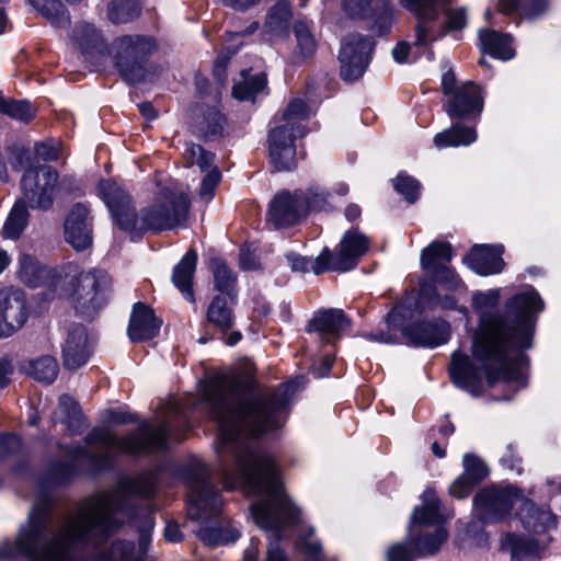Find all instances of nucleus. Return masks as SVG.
Masks as SVG:
<instances>
[{
	"label": "nucleus",
	"mask_w": 561,
	"mask_h": 561,
	"mask_svg": "<svg viewBox=\"0 0 561 561\" xmlns=\"http://www.w3.org/2000/svg\"><path fill=\"white\" fill-rule=\"evenodd\" d=\"M225 123L226 118L218 110L208 108L198 123V130L206 140L214 139L224 135Z\"/></svg>",
	"instance_id": "37998d69"
},
{
	"label": "nucleus",
	"mask_w": 561,
	"mask_h": 561,
	"mask_svg": "<svg viewBox=\"0 0 561 561\" xmlns=\"http://www.w3.org/2000/svg\"><path fill=\"white\" fill-rule=\"evenodd\" d=\"M369 240L357 231H347L343 236L336 252L324 248L320 253V262L329 261L327 268L331 272L353 270L359 259L368 251Z\"/></svg>",
	"instance_id": "f8f14e48"
},
{
	"label": "nucleus",
	"mask_w": 561,
	"mask_h": 561,
	"mask_svg": "<svg viewBox=\"0 0 561 561\" xmlns=\"http://www.w3.org/2000/svg\"><path fill=\"white\" fill-rule=\"evenodd\" d=\"M504 545L511 552L512 561L539 558L541 551L537 540L514 534L506 535Z\"/></svg>",
	"instance_id": "473e14b6"
},
{
	"label": "nucleus",
	"mask_w": 561,
	"mask_h": 561,
	"mask_svg": "<svg viewBox=\"0 0 561 561\" xmlns=\"http://www.w3.org/2000/svg\"><path fill=\"white\" fill-rule=\"evenodd\" d=\"M373 47L374 41L368 36L350 34L344 37L339 55L343 80L355 81L363 76Z\"/></svg>",
	"instance_id": "9b49d317"
},
{
	"label": "nucleus",
	"mask_w": 561,
	"mask_h": 561,
	"mask_svg": "<svg viewBox=\"0 0 561 561\" xmlns=\"http://www.w3.org/2000/svg\"><path fill=\"white\" fill-rule=\"evenodd\" d=\"M433 279L440 284L447 290H456L460 285L461 280L448 265H443L428 272Z\"/></svg>",
	"instance_id": "5fc2aeb1"
},
{
	"label": "nucleus",
	"mask_w": 561,
	"mask_h": 561,
	"mask_svg": "<svg viewBox=\"0 0 561 561\" xmlns=\"http://www.w3.org/2000/svg\"><path fill=\"white\" fill-rule=\"evenodd\" d=\"M161 323L148 305L136 302L133 306L127 335L133 342L151 340L158 335Z\"/></svg>",
	"instance_id": "412c9836"
},
{
	"label": "nucleus",
	"mask_w": 561,
	"mask_h": 561,
	"mask_svg": "<svg viewBox=\"0 0 561 561\" xmlns=\"http://www.w3.org/2000/svg\"><path fill=\"white\" fill-rule=\"evenodd\" d=\"M206 318L209 324L217 328L224 334L233 325V311L222 296L213 298L208 306Z\"/></svg>",
	"instance_id": "72a5a7b5"
},
{
	"label": "nucleus",
	"mask_w": 561,
	"mask_h": 561,
	"mask_svg": "<svg viewBox=\"0 0 561 561\" xmlns=\"http://www.w3.org/2000/svg\"><path fill=\"white\" fill-rule=\"evenodd\" d=\"M58 176V172L50 165L26 170L21 179L22 201L33 209H49L54 203Z\"/></svg>",
	"instance_id": "1a4fd4ad"
},
{
	"label": "nucleus",
	"mask_w": 561,
	"mask_h": 561,
	"mask_svg": "<svg viewBox=\"0 0 561 561\" xmlns=\"http://www.w3.org/2000/svg\"><path fill=\"white\" fill-rule=\"evenodd\" d=\"M394 188L398 193L404 196V198L413 204L420 195V183L412 176L407 174H399L394 180Z\"/></svg>",
	"instance_id": "603ef678"
},
{
	"label": "nucleus",
	"mask_w": 561,
	"mask_h": 561,
	"mask_svg": "<svg viewBox=\"0 0 561 561\" xmlns=\"http://www.w3.org/2000/svg\"><path fill=\"white\" fill-rule=\"evenodd\" d=\"M477 484L465 476L458 477L449 488V493L456 499L467 497Z\"/></svg>",
	"instance_id": "680f3d73"
},
{
	"label": "nucleus",
	"mask_w": 561,
	"mask_h": 561,
	"mask_svg": "<svg viewBox=\"0 0 561 561\" xmlns=\"http://www.w3.org/2000/svg\"><path fill=\"white\" fill-rule=\"evenodd\" d=\"M410 538L415 546L417 554L425 557L437 553L440 546L447 540L448 533L444 527L438 526L433 533L417 529Z\"/></svg>",
	"instance_id": "7c9ffc66"
},
{
	"label": "nucleus",
	"mask_w": 561,
	"mask_h": 561,
	"mask_svg": "<svg viewBox=\"0 0 561 561\" xmlns=\"http://www.w3.org/2000/svg\"><path fill=\"white\" fill-rule=\"evenodd\" d=\"M171 431L172 423L167 419L156 428L144 422L137 430L121 438L108 428L95 427L84 438L87 446L76 445L66 448L70 460H57L51 463V479L55 483L66 482L76 472L75 461L81 459H87L95 470H104L114 465L117 453L142 455L163 450L167 448Z\"/></svg>",
	"instance_id": "20e7f679"
},
{
	"label": "nucleus",
	"mask_w": 561,
	"mask_h": 561,
	"mask_svg": "<svg viewBox=\"0 0 561 561\" xmlns=\"http://www.w3.org/2000/svg\"><path fill=\"white\" fill-rule=\"evenodd\" d=\"M26 370L35 380L49 385L57 377L58 364L54 357L45 355L31 360Z\"/></svg>",
	"instance_id": "58836bf2"
},
{
	"label": "nucleus",
	"mask_w": 561,
	"mask_h": 561,
	"mask_svg": "<svg viewBox=\"0 0 561 561\" xmlns=\"http://www.w3.org/2000/svg\"><path fill=\"white\" fill-rule=\"evenodd\" d=\"M158 49L154 37L142 34L123 35L111 45L114 66L128 83L141 82L146 76V62Z\"/></svg>",
	"instance_id": "6e6552de"
},
{
	"label": "nucleus",
	"mask_w": 561,
	"mask_h": 561,
	"mask_svg": "<svg viewBox=\"0 0 561 561\" xmlns=\"http://www.w3.org/2000/svg\"><path fill=\"white\" fill-rule=\"evenodd\" d=\"M58 407L64 414L62 422L66 423L71 434H79L87 427L85 417L82 414L80 405L71 396H60Z\"/></svg>",
	"instance_id": "f704fd0d"
},
{
	"label": "nucleus",
	"mask_w": 561,
	"mask_h": 561,
	"mask_svg": "<svg viewBox=\"0 0 561 561\" xmlns=\"http://www.w3.org/2000/svg\"><path fill=\"white\" fill-rule=\"evenodd\" d=\"M320 254L316 259H307L304 256H294L290 259V265L293 271L296 272H309L312 271L314 274L319 275L323 272L331 271V268H327L329 265V261L320 262Z\"/></svg>",
	"instance_id": "864d4df0"
},
{
	"label": "nucleus",
	"mask_w": 561,
	"mask_h": 561,
	"mask_svg": "<svg viewBox=\"0 0 561 561\" xmlns=\"http://www.w3.org/2000/svg\"><path fill=\"white\" fill-rule=\"evenodd\" d=\"M35 151L44 161H55L60 156V144L55 140L39 142L36 144Z\"/></svg>",
	"instance_id": "052dcab7"
},
{
	"label": "nucleus",
	"mask_w": 561,
	"mask_h": 561,
	"mask_svg": "<svg viewBox=\"0 0 561 561\" xmlns=\"http://www.w3.org/2000/svg\"><path fill=\"white\" fill-rule=\"evenodd\" d=\"M297 135L289 131L288 126H278L270 131V161L277 171H291L297 167L294 144Z\"/></svg>",
	"instance_id": "2eb2a0df"
},
{
	"label": "nucleus",
	"mask_w": 561,
	"mask_h": 561,
	"mask_svg": "<svg viewBox=\"0 0 561 561\" xmlns=\"http://www.w3.org/2000/svg\"><path fill=\"white\" fill-rule=\"evenodd\" d=\"M27 221L28 211L26 204L23 201H18L4 222L2 229L3 237L9 239H18L27 226Z\"/></svg>",
	"instance_id": "4c0bfd02"
},
{
	"label": "nucleus",
	"mask_w": 561,
	"mask_h": 561,
	"mask_svg": "<svg viewBox=\"0 0 561 561\" xmlns=\"http://www.w3.org/2000/svg\"><path fill=\"white\" fill-rule=\"evenodd\" d=\"M90 357L88 332L82 324H71L67 331V337L62 346L64 366L68 369H77L84 365Z\"/></svg>",
	"instance_id": "4be33fe9"
},
{
	"label": "nucleus",
	"mask_w": 561,
	"mask_h": 561,
	"mask_svg": "<svg viewBox=\"0 0 561 561\" xmlns=\"http://www.w3.org/2000/svg\"><path fill=\"white\" fill-rule=\"evenodd\" d=\"M183 474L188 489L187 515L204 525L196 531L199 540L207 546L237 540L239 531L220 519L224 503L208 466L195 460L184 468Z\"/></svg>",
	"instance_id": "423d86ee"
},
{
	"label": "nucleus",
	"mask_w": 561,
	"mask_h": 561,
	"mask_svg": "<svg viewBox=\"0 0 561 561\" xmlns=\"http://www.w3.org/2000/svg\"><path fill=\"white\" fill-rule=\"evenodd\" d=\"M443 107L451 119L476 121L484 107L482 88L473 81H467L446 98Z\"/></svg>",
	"instance_id": "ddd939ff"
},
{
	"label": "nucleus",
	"mask_w": 561,
	"mask_h": 561,
	"mask_svg": "<svg viewBox=\"0 0 561 561\" xmlns=\"http://www.w3.org/2000/svg\"><path fill=\"white\" fill-rule=\"evenodd\" d=\"M465 261L480 275L497 274L504 267L503 259L485 245L474 247Z\"/></svg>",
	"instance_id": "bb28decb"
},
{
	"label": "nucleus",
	"mask_w": 561,
	"mask_h": 561,
	"mask_svg": "<svg viewBox=\"0 0 561 561\" xmlns=\"http://www.w3.org/2000/svg\"><path fill=\"white\" fill-rule=\"evenodd\" d=\"M153 526L152 516L146 513L144 525L140 528L139 550H136L133 541L116 540L108 550L98 557V561H141Z\"/></svg>",
	"instance_id": "f3484780"
},
{
	"label": "nucleus",
	"mask_w": 561,
	"mask_h": 561,
	"mask_svg": "<svg viewBox=\"0 0 561 561\" xmlns=\"http://www.w3.org/2000/svg\"><path fill=\"white\" fill-rule=\"evenodd\" d=\"M241 76L243 81L236 83L232 89V95L240 101L251 100L266 88L267 80L264 73L249 76V72L243 70Z\"/></svg>",
	"instance_id": "e433bc0d"
},
{
	"label": "nucleus",
	"mask_w": 561,
	"mask_h": 561,
	"mask_svg": "<svg viewBox=\"0 0 561 561\" xmlns=\"http://www.w3.org/2000/svg\"><path fill=\"white\" fill-rule=\"evenodd\" d=\"M414 552L405 543H396L387 551V561H413Z\"/></svg>",
	"instance_id": "69168bd1"
},
{
	"label": "nucleus",
	"mask_w": 561,
	"mask_h": 561,
	"mask_svg": "<svg viewBox=\"0 0 561 561\" xmlns=\"http://www.w3.org/2000/svg\"><path fill=\"white\" fill-rule=\"evenodd\" d=\"M98 194L108 207L118 227L129 232L184 227L188 216L190 199L183 193L163 191L156 202L144 208L139 215L135 210L130 195L112 180L100 181Z\"/></svg>",
	"instance_id": "39448f33"
},
{
	"label": "nucleus",
	"mask_w": 561,
	"mask_h": 561,
	"mask_svg": "<svg viewBox=\"0 0 561 561\" xmlns=\"http://www.w3.org/2000/svg\"><path fill=\"white\" fill-rule=\"evenodd\" d=\"M0 113L11 118L28 123L35 117L36 110L27 101H16L0 96Z\"/></svg>",
	"instance_id": "79ce46f5"
},
{
	"label": "nucleus",
	"mask_w": 561,
	"mask_h": 561,
	"mask_svg": "<svg viewBox=\"0 0 561 561\" xmlns=\"http://www.w3.org/2000/svg\"><path fill=\"white\" fill-rule=\"evenodd\" d=\"M67 293L75 311L84 319H93L108 300L112 278L105 270L93 267L73 276Z\"/></svg>",
	"instance_id": "0eeeda50"
},
{
	"label": "nucleus",
	"mask_w": 561,
	"mask_h": 561,
	"mask_svg": "<svg viewBox=\"0 0 561 561\" xmlns=\"http://www.w3.org/2000/svg\"><path fill=\"white\" fill-rule=\"evenodd\" d=\"M313 529L302 540L301 550L310 561H323L322 546L319 541L310 539Z\"/></svg>",
	"instance_id": "0e129e2a"
},
{
	"label": "nucleus",
	"mask_w": 561,
	"mask_h": 561,
	"mask_svg": "<svg viewBox=\"0 0 561 561\" xmlns=\"http://www.w3.org/2000/svg\"><path fill=\"white\" fill-rule=\"evenodd\" d=\"M439 294L437 289L430 284H423L420 288V304L423 308L435 309L437 308V300Z\"/></svg>",
	"instance_id": "338daca9"
},
{
	"label": "nucleus",
	"mask_w": 561,
	"mask_h": 561,
	"mask_svg": "<svg viewBox=\"0 0 561 561\" xmlns=\"http://www.w3.org/2000/svg\"><path fill=\"white\" fill-rule=\"evenodd\" d=\"M478 138L474 128L462 125L454 124L450 128L445 129L435 135L433 142L436 148L443 149L447 147L469 146Z\"/></svg>",
	"instance_id": "c756f323"
},
{
	"label": "nucleus",
	"mask_w": 561,
	"mask_h": 561,
	"mask_svg": "<svg viewBox=\"0 0 561 561\" xmlns=\"http://www.w3.org/2000/svg\"><path fill=\"white\" fill-rule=\"evenodd\" d=\"M239 261L242 270L251 271L260 267L257 257L250 247H242L240 249Z\"/></svg>",
	"instance_id": "774afa93"
},
{
	"label": "nucleus",
	"mask_w": 561,
	"mask_h": 561,
	"mask_svg": "<svg viewBox=\"0 0 561 561\" xmlns=\"http://www.w3.org/2000/svg\"><path fill=\"white\" fill-rule=\"evenodd\" d=\"M107 15L114 24L128 23L140 15V7L137 0H113Z\"/></svg>",
	"instance_id": "ea45409f"
},
{
	"label": "nucleus",
	"mask_w": 561,
	"mask_h": 561,
	"mask_svg": "<svg viewBox=\"0 0 561 561\" xmlns=\"http://www.w3.org/2000/svg\"><path fill=\"white\" fill-rule=\"evenodd\" d=\"M197 253L190 249L182 260L174 266L172 273V283L182 293L185 299L195 301L193 291V278L196 271Z\"/></svg>",
	"instance_id": "393cba45"
},
{
	"label": "nucleus",
	"mask_w": 561,
	"mask_h": 561,
	"mask_svg": "<svg viewBox=\"0 0 561 561\" xmlns=\"http://www.w3.org/2000/svg\"><path fill=\"white\" fill-rule=\"evenodd\" d=\"M294 34L299 55L304 58L312 56L317 48V42L309 24L305 21H297L294 24Z\"/></svg>",
	"instance_id": "49530a36"
},
{
	"label": "nucleus",
	"mask_w": 561,
	"mask_h": 561,
	"mask_svg": "<svg viewBox=\"0 0 561 561\" xmlns=\"http://www.w3.org/2000/svg\"><path fill=\"white\" fill-rule=\"evenodd\" d=\"M479 39L482 50L493 57L507 60L514 56L512 37L507 34H501L493 30H482L479 32Z\"/></svg>",
	"instance_id": "c85d7f7f"
},
{
	"label": "nucleus",
	"mask_w": 561,
	"mask_h": 561,
	"mask_svg": "<svg viewBox=\"0 0 561 561\" xmlns=\"http://www.w3.org/2000/svg\"><path fill=\"white\" fill-rule=\"evenodd\" d=\"M463 468L462 476L476 484L480 483L489 474L486 465L480 458L471 454L463 456Z\"/></svg>",
	"instance_id": "8fccbe9b"
},
{
	"label": "nucleus",
	"mask_w": 561,
	"mask_h": 561,
	"mask_svg": "<svg viewBox=\"0 0 561 561\" xmlns=\"http://www.w3.org/2000/svg\"><path fill=\"white\" fill-rule=\"evenodd\" d=\"M211 271L216 289L226 293L232 299L237 280L234 273L228 267L225 261L219 259L211 261Z\"/></svg>",
	"instance_id": "a19ab883"
},
{
	"label": "nucleus",
	"mask_w": 561,
	"mask_h": 561,
	"mask_svg": "<svg viewBox=\"0 0 561 561\" xmlns=\"http://www.w3.org/2000/svg\"><path fill=\"white\" fill-rule=\"evenodd\" d=\"M30 3L53 25L66 27L70 23L69 14L59 0H28Z\"/></svg>",
	"instance_id": "c9c22d12"
},
{
	"label": "nucleus",
	"mask_w": 561,
	"mask_h": 561,
	"mask_svg": "<svg viewBox=\"0 0 561 561\" xmlns=\"http://www.w3.org/2000/svg\"><path fill=\"white\" fill-rule=\"evenodd\" d=\"M89 214V208L78 203L71 208L65 221L66 240L78 251L85 250L92 244V222Z\"/></svg>",
	"instance_id": "a211bd4d"
},
{
	"label": "nucleus",
	"mask_w": 561,
	"mask_h": 561,
	"mask_svg": "<svg viewBox=\"0 0 561 561\" xmlns=\"http://www.w3.org/2000/svg\"><path fill=\"white\" fill-rule=\"evenodd\" d=\"M399 308H393L388 314H387V331H379L377 333H374L370 335V337L374 341L381 342V343H394L397 341V330L394 329L397 327V319L400 317Z\"/></svg>",
	"instance_id": "6e6d98bb"
},
{
	"label": "nucleus",
	"mask_w": 561,
	"mask_h": 561,
	"mask_svg": "<svg viewBox=\"0 0 561 561\" xmlns=\"http://www.w3.org/2000/svg\"><path fill=\"white\" fill-rule=\"evenodd\" d=\"M524 528L535 534H542L556 527V517L547 510L538 508L534 502L523 499L517 513Z\"/></svg>",
	"instance_id": "b1692460"
},
{
	"label": "nucleus",
	"mask_w": 561,
	"mask_h": 561,
	"mask_svg": "<svg viewBox=\"0 0 561 561\" xmlns=\"http://www.w3.org/2000/svg\"><path fill=\"white\" fill-rule=\"evenodd\" d=\"M302 379L276 389H260L250 377L211 380L205 391L209 416L218 425L219 473L226 489L242 485L254 495L266 497L252 504L255 523L282 531L299 522V511L283 493L274 459L254 449L244 436L260 437L283 425L286 409Z\"/></svg>",
	"instance_id": "f257e3e1"
},
{
	"label": "nucleus",
	"mask_w": 561,
	"mask_h": 561,
	"mask_svg": "<svg viewBox=\"0 0 561 561\" xmlns=\"http://www.w3.org/2000/svg\"><path fill=\"white\" fill-rule=\"evenodd\" d=\"M306 216L302 191H282L271 201L267 222L275 229L297 225Z\"/></svg>",
	"instance_id": "4468645a"
},
{
	"label": "nucleus",
	"mask_w": 561,
	"mask_h": 561,
	"mask_svg": "<svg viewBox=\"0 0 561 561\" xmlns=\"http://www.w3.org/2000/svg\"><path fill=\"white\" fill-rule=\"evenodd\" d=\"M519 500H523L520 490L507 485L484 488L476 494L473 502L481 519L494 523L507 516Z\"/></svg>",
	"instance_id": "9d476101"
},
{
	"label": "nucleus",
	"mask_w": 561,
	"mask_h": 561,
	"mask_svg": "<svg viewBox=\"0 0 561 561\" xmlns=\"http://www.w3.org/2000/svg\"><path fill=\"white\" fill-rule=\"evenodd\" d=\"M22 448V440L14 434H0V459L16 454Z\"/></svg>",
	"instance_id": "bf43d9fd"
},
{
	"label": "nucleus",
	"mask_w": 561,
	"mask_h": 561,
	"mask_svg": "<svg viewBox=\"0 0 561 561\" xmlns=\"http://www.w3.org/2000/svg\"><path fill=\"white\" fill-rule=\"evenodd\" d=\"M548 10V0H519V15L527 20L541 16Z\"/></svg>",
	"instance_id": "4d7b16f0"
},
{
	"label": "nucleus",
	"mask_w": 561,
	"mask_h": 561,
	"mask_svg": "<svg viewBox=\"0 0 561 561\" xmlns=\"http://www.w3.org/2000/svg\"><path fill=\"white\" fill-rule=\"evenodd\" d=\"M306 213L310 210H324L330 206V194L322 187L312 185L302 192Z\"/></svg>",
	"instance_id": "3c124183"
},
{
	"label": "nucleus",
	"mask_w": 561,
	"mask_h": 561,
	"mask_svg": "<svg viewBox=\"0 0 561 561\" xmlns=\"http://www.w3.org/2000/svg\"><path fill=\"white\" fill-rule=\"evenodd\" d=\"M291 18V11L288 2L278 1L268 12L266 18V26L278 32L287 27V22Z\"/></svg>",
	"instance_id": "09e8293b"
},
{
	"label": "nucleus",
	"mask_w": 561,
	"mask_h": 561,
	"mask_svg": "<svg viewBox=\"0 0 561 561\" xmlns=\"http://www.w3.org/2000/svg\"><path fill=\"white\" fill-rule=\"evenodd\" d=\"M183 159L186 167L197 165L201 171H206L213 167L215 156L206 151L201 145L190 142L186 144Z\"/></svg>",
	"instance_id": "a18cd8bd"
},
{
	"label": "nucleus",
	"mask_w": 561,
	"mask_h": 561,
	"mask_svg": "<svg viewBox=\"0 0 561 561\" xmlns=\"http://www.w3.org/2000/svg\"><path fill=\"white\" fill-rule=\"evenodd\" d=\"M343 9L352 19L374 18L379 35L390 30L392 11L389 0H343Z\"/></svg>",
	"instance_id": "dca6fc26"
},
{
	"label": "nucleus",
	"mask_w": 561,
	"mask_h": 561,
	"mask_svg": "<svg viewBox=\"0 0 561 561\" xmlns=\"http://www.w3.org/2000/svg\"><path fill=\"white\" fill-rule=\"evenodd\" d=\"M42 273L43 271L35 257L28 254L21 256L19 276L25 285L32 288L37 287Z\"/></svg>",
	"instance_id": "de8ad7c7"
},
{
	"label": "nucleus",
	"mask_w": 561,
	"mask_h": 561,
	"mask_svg": "<svg viewBox=\"0 0 561 561\" xmlns=\"http://www.w3.org/2000/svg\"><path fill=\"white\" fill-rule=\"evenodd\" d=\"M156 490L153 472L123 478L111 491L84 499L61 518L54 516L51 500L43 495L15 542L0 546V559L23 554L31 561H73L77 550L96 548L125 519L136 517L140 501L152 497Z\"/></svg>",
	"instance_id": "f03ea898"
},
{
	"label": "nucleus",
	"mask_w": 561,
	"mask_h": 561,
	"mask_svg": "<svg viewBox=\"0 0 561 561\" xmlns=\"http://www.w3.org/2000/svg\"><path fill=\"white\" fill-rule=\"evenodd\" d=\"M350 325L351 320L345 312L332 308L316 312L309 321L308 331L317 333L325 343H333Z\"/></svg>",
	"instance_id": "6ab92c4d"
},
{
	"label": "nucleus",
	"mask_w": 561,
	"mask_h": 561,
	"mask_svg": "<svg viewBox=\"0 0 561 561\" xmlns=\"http://www.w3.org/2000/svg\"><path fill=\"white\" fill-rule=\"evenodd\" d=\"M3 312V337L11 336L26 322L28 313L24 294L20 290L0 291Z\"/></svg>",
	"instance_id": "5701e85b"
},
{
	"label": "nucleus",
	"mask_w": 561,
	"mask_h": 561,
	"mask_svg": "<svg viewBox=\"0 0 561 561\" xmlns=\"http://www.w3.org/2000/svg\"><path fill=\"white\" fill-rule=\"evenodd\" d=\"M500 297L499 289L472 296V307L479 314L472 358L460 352L451 355V381L476 397L483 393L485 385L493 387L499 381L525 385V351L533 345L536 317L545 306L539 294L529 289L511 297L502 313H493Z\"/></svg>",
	"instance_id": "7ed1b4c3"
},
{
	"label": "nucleus",
	"mask_w": 561,
	"mask_h": 561,
	"mask_svg": "<svg viewBox=\"0 0 561 561\" xmlns=\"http://www.w3.org/2000/svg\"><path fill=\"white\" fill-rule=\"evenodd\" d=\"M10 152L12 154L10 162L14 170L19 171L21 169H25L26 171L33 168L30 152L26 149L14 147L10 149Z\"/></svg>",
	"instance_id": "e2e57ef3"
},
{
	"label": "nucleus",
	"mask_w": 561,
	"mask_h": 561,
	"mask_svg": "<svg viewBox=\"0 0 561 561\" xmlns=\"http://www.w3.org/2000/svg\"><path fill=\"white\" fill-rule=\"evenodd\" d=\"M442 518L440 501L434 491L427 490L424 493V504L415 507L413 512L410 536H413L422 526L438 525Z\"/></svg>",
	"instance_id": "a878e982"
},
{
	"label": "nucleus",
	"mask_w": 561,
	"mask_h": 561,
	"mask_svg": "<svg viewBox=\"0 0 561 561\" xmlns=\"http://www.w3.org/2000/svg\"><path fill=\"white\" fill-rule=\"evenodd\" d=\"M71 39L87 59L102 51V35L95 26L90 23L80 22L76 24L72 30Z\"/></svg>",
	"instance_id": "cd10ccee"
},
{
	"label": "nucleus",
	"mask_w": 561,
	"mask_h": 561,
	"mask_svg": "<svg viewBox=\"0 0 561 561\" xmlns=\"http://www.w3.org/2000/svg\"><path fill=\"white\" fill-rule=\"evenodd\" d=\"M220 180V171L218 168L211 167L207 174L203 178L199 188V196L207 202L210 201Z\"/></svg>",
	"instance_id": "13d9d810"
},
{
	"label": "nucleus",
	"mask_w": 561,
	"mask_h": 561,
	"mask_svg": "<svg viewBox=\"0 0 561 561\" xmlns=\"http://www.w3.org/2000/svg\"><path fill=\"white\" fill-rule=\"evenodd\" d=\"M449 324L444 320L416 322L405 327L402 332L409 342L416 346L435 347L449 339Z\"/></svg>",
	"instance_id": "aec40b11"
},
{
	"label": "nucleus",
	"mask_w": 561,
	"mask_h": 561,
	"mask_svg": "<svg viewBox=\"0 0 561 561\" xmlns=\"http://www.w3.org/2000/svg\"><path fill=\"white\" fill-rule=\"evenodd\" d=\"M308 115L307 104L299 99L293 100L283 114V119L285 121L283 126H288L289 131L302 136L305 133L304 127L298 122L308 118Z\"/></svg>",
	"instance_id": "c03bdc74"
},
{
	"label": "nucleus",
	"mask_w": 561,
	"mask_h": 561,
	"mask_svg": "<svg viewBox=\"0 0 561 561\" xmlns=\"http://www.w3.org/2000/svg\"><path fill=\"white\" fill-rule=\"evenodd\" d=\"M453 257V247L448 242L433 241L421 254L422 268L428 273L443 265H447Z\"/></svg>",
	"instance_id": "2f4dec72"
}]
</instances>
